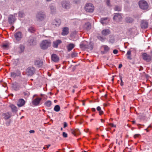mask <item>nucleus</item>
Instances as JSON below:
<instances>
[{
	"label": "nucleus",
	"mask_w": 152,
	"mask_h": 152,
	"mask_svg": "<svg viewBox=\"0 0 152 152\" xmlns=\"http://www.w3.org/2000/svg\"><path fill=\"white\" fill-rule=\"evenodd\" d=\"M131 51L130 50L128 51L126 53V55H127V58L128 59L131 60L132 58H131Z\"/></svg>",
	"instance_id": "nucleus-31"
},
{
	"label": "nucleus",
	"mask_w": 152,
	"mask_h": 152,
	"mask_svg": "<svg viewBox=\"0 0 152 152\" xmlns=\"http://www.w3.org/2000/svg\"><path fill=\"white\" fill-rule=\"evenodd\" d=\"M63 130V128H61V130Z\"/></svg>",
	"instance_id": "nucleus-63"
},
{
	"label": "nucleus",
	"mask_w": 152,
	"mask_h": 152,
	"mask_svg": "<svg viewBox=\"0 0 152 152\" xmlns=\"http://www.w3.org/2000/svg\"><path fill=\"white\" fill-rule=\"evenodd\" d=\"M67 126V124L66 122H64V128H65Z\"/></svg>",
	"instance_id": "nucleus-50"
},
{
	"label": "nucleus",
	"mask_w": 152,
	"mask_h": 152,
	"mask_svg": "<svg viewBox=\"0 0 152 152\" xmlns=\"http://www.w3.org/2000/svg\"><path fill=\"white\" fill-rule=\"evenodd\" d=\"M140 7L142 9L145 10L148 8V4L147 2L144 0H141L139 2Z\"/></svg>",
	"instance_id": "nucleus-4"
},
{
	"label": "nucleus",
	"mask_w": 152,
	"mask_h": 152,
	"mask_svg": "<svg viewBox=\"0 0 152 152\" xmlns=\"http://www.w3.org/2000/svg\"><path fill=\"white\" fill-rule=\"evenodd\" d=\"M85 9L86 11L92 12L94 10V7L92 4L87 3L85 6Z\"/></svg>",
	"instance_id": "nucleus-5"
},
{
	"label": "nucleus",
	"mask_w": 152,
	"mask_h": 152,
	"mask_svg": "<svg viewBox=\"0 0 152 152\" xmlns=\"http://www.w3.org/2000/svg\"><path fill=\"white\" fill-rule=\"evenodd\" d=\"M83 105H85V104H84V103H83Z\"/></svg>",
	"instance_id": "nucleus-64"
},
{
	"label": "nucleus",
	"mask_w": 152,
	"mask_h": 152,
	"mask_svg": "<svg viewBox=\"0 0 152 152\" xmlns=\"http://www.w3.org/2000/svg\"><path fill=\"white\" fill-rule=\"evenodd\" d=\"M21 32L18 31L14 34V41L15 43H19L23 37Z\"/></svg>",
	"instance_id": "nucleus-2"
},
{
	"label": "nucleus",
	"mask_w": 152,
	"mask_h": 152,
	"mask_svg": "<svg viewBox=\"0 0 152 152\" xmlns=\"http://www.w3.org/2000/svg\"><path fill=\"white\" fill-rule=\"evenodd\" d=\"M84 27L87 30H89L91 28V25L89 23H87L85 25Z\"/></svg>",
	"instance_id": "nucleus-27"
},
{
	"label": "nucleus",
	"mask_w": 152,
	"mask_h": 152,
	"mask_svg": "<svg viewBox=\"0 0 152 152\" xmlns=\"http://www.w3.org/2000/svg\"><path fill=\"white\" fill-rule=\"evenodd\" d=\"M3 47L4 48H6L8 47V45L7 44H3L2 45Z\"/></svg>",
	"instance_id": "nucleus-49"
},
{
	"label": "nucleus",
	"mask_w": 152,
	"mask_h": 152,
	"mask_svg": "<svg viewBox=\"0 0 152 152\" xmlns=\"http://www.w3.org/2000/svg\"><path fill=\"white\" fill-rule=\"evenodd\" d=\"M143 60L147 62H149L151 60V57L149 54L144 53L142 55Z\"/></svg>",
	"instance_id": "nucleus-10"
},
{
	"label": "nucleus",
	"mask_w": 152,
	"mask_h": 152,
	"mask_svg": "<svg viewBox=\"0 0 152 152\" xmlns=\"http://www.w3.org/2000/svg\"><path fill=\"white\" fill-rule=\"evenodd\" d=\"M52 104L51 102L50 101L48 100L45 103V105L48 107H49Z\"/></svg>",
	"instance_id": "nucleus-33"
},
{
	"label": "nucleus",
	"mask_w": 152,
	"mask_h": 152,
	"mask_svg": "<svg viewBox=\"0 0 152 152\" xmlns=\"http://www.w3.org/2000/svg\"><path fill=\"white\" fill-rule=\"evenodd\" d=\"M61 5L62 7L66 10L70 9L71 5L69 1H63L61 3Z\"/></svg>",
	"instance_id": "nucleus-3"
},
{
	"label": "nucleus",
	"mask_w": 152,
	"mask_h": 152,
	"mask_svg": "<svg viewBox=\"0 0 152 152\" xmlns=\"http://www.w3.org/2000/svg\"><path fill=\"white\" fill-rule=\"evenodd\" d=\"M98 39L102 42H104L105 39V38L101 36H99L97 37Z\"/></svg>",
	"instance_id": "nucleus-37"
},
{
	"label": "nucleus",
	"mask_w": 152,
	"mask_h": 152,
	"mask_svg": "<svg viewBox=\"0 0 152 152\" xmlns=\"http://www.w3.org/2000/svg\"><path fill=\"white\" fill-rule=\"evenodd\" d=\"M35 71L34 68L32 67H28L26 70V74L29 76H32L34 73Z\"/></svg>",
	"instance_id": "nucleus-9"
},
{
	"label": "nucleus",
	"mask_w": 152,
	"mask_h": 152,
	"mask_svg": "<svg viewBox=\"0 0 152 152\" xmlns=\"http://www.w3.org/2000/svg\"><path fill=\"white\" fill-rule=\"evenodd\" d=\"M132 123L133 124H135V121H132Z\"/></svg>",
	"instance_id": "nucleus-56"
},
{
	"label": "nucleus",
	"mask_w": 152,
	"mask_h": 152,
	"mask_svg": "<svg viewBox=\"0 0 152 152\" xmlns=\"http://www.w3.org/2000/svg\"><path fill=\"white\" fill-rule=\"evenodd\" d=\"M51 59L55 62H57L59 60V57L55 54H53L51 55Z\"/></svg>",
	"instance_id": "nucleus-17"
},
{
	"label": "nucleus",
	"mask_w": 152,
	"mask_h": 152,
	"mask_svg": "<svg viewBox=\"0 0 152 152\" xmlns=\"http://www.w3.org/2000/svg\"><path fill=\"white\" fill-rule=\"evenodd\" d=\"M140 135L139 134H135V135H134V137L135 138H136L137 137H138Z\"/></svg>",
	"instance_id": "nucleus-47"
},
{
	"label": "nucleus",
	"mask_w": 152,
	"mask_h": 152,
	"mask_svg": "<svg viewBox=\"0 0 152 152\" xmlns=\"http://www.w3.org/2000/svg\"><path fill=\"white\" fill-rule=\"evenodd\" d=\"M140 26L142 29H145L148 27V23L146 20H143L141 22Z\"/></svg>",
	"instance_id": "nucleus-12"
},
{
	"label": "nucleus",
	"mask_w": 152,
	"mask_h": 152,
	"mask_svg": "<svg viewBox=\"0 0 152 152\" xmlns=\"http://www.w3.org/2000/svg\"><path fill=\"white\" fill-rule=\"evenodd\" d=\"M19 48L20 50V53L22 52L24 49V47L23 45H20L19 47Z\"/></svg>",
	"instance_id": "nucleus-39"
},
{
	"label": "nucleus",
	"mask_w": 152,
	"mask_h": 152,
	"mask_svg": "<svg viewBox=\"0 0 152 152\" xmlns=\"http://www.w3.org/2000/svg\"><path fill=\"white\" fill-rule=\"evenodd\" d=\"M62 135L64 137L66 138L67 137V134L65 132H63V133Z\"/></svg>",
	"instance_id": "nucleus-43"
},
{
	"label": "nucleus",
	"mask_w": 152,
	"mask_h": 152,
	"mask_svg": "<svg viewBox=\"0 0 152 152\" xmlns=\"http://www.w3.org/2000/svg\"><path fill=\"white\" fill-rule=\"evenodd\" d=\"M75 45L72 43H70L67 46V49L69 51L71 50L75 47Z\"/></svg>",
	"instance_id": "nucleus-25"
},
{
	"label": "nucleus",
	"mask_w": 152,
	"mask_h": 152,
	"mask_svg": "<svg viewBox=\"0 0 152 152\" xmlns=\"http://www.w3.org/2000/svg\"><path fill=\"white\" fill-rule=\"evenodd\" d=\"M71 132L74 135H75V130H72L71 131Z\"/></svg>",
	"instance_id": "nucleus-51"
},
{
	"label": "nucleus",
	"mask_w": 152,
	"mask_h": 152,
	"mask_svg": "<svg viewBox=\"0 0 152 152\" xmlns=\"http://www.w3.org/2000/svg\"><path fill=\"white\" fill-rule=\"evenodd\" d=\"M97 110L99 111V113L100 115H102L103 113V111L101 110V108L100 107L98 106L96 108Z\"/></svg>",
	"instance_id": "nucleus-35"
},
{
	"label": "nucleus",
	"mask_w": 152,
	"mask_h": 152,
	"mask_svg": "<svg viewBox=\"0 0 152 152\" xmlns=\"http://www.w3.org/2000/svg\"><path fill=\"white\" fill-rule=\"evenodd\" d=\"M109 125L112 127H115L116 125L112 123H110L109 124Z\"/></svg>",
	"instance_id": "nucleus-48"
},
{
	"label": "nucleus",
	"mask_w": 152,
	"mask_h": 152,
	"mask_svg": "<svg viewBox=\"0 0 152 152\" xmlns=\"http://www.w3.org/2000/svg\"><path fill=\"white\" fill-rule=\"evenodd\" d=\"M41 100V98H37L32 101V103L35 106H37L39 104Z\"/></svg>",
	"instance_id": "nucleus-16"
},
{
	"label": "nucleus",
	"mask_w": 152,
	"mask_h": 152,
	"mask_svg": "<svg viewBox=\"0 0 152 152\" xmlns=\"http://www.w3.org/2000/svg\"><path fill=\"white\" fill-rule=\"evenodd\" d=\"M9 107L11 109L13 112H16L18 110L17 107L13 104H10Z\"/></svg>",
	"instance_id": "nucleus-23"
},
{
	"label": "nucleus",
	"mask_w": 152,
	"mask_h": 152,
	"mask_svg": "<svg viewBox=\"0 0 152 152\" xmlns=\"http://www.w3.org/2000/svg\"><path fill=\"white\" fill-rule=\"evenodd\" d=\"M119 77H120V80H122V77H121V75H119Z\"/></svg>",
	"instance_id": "nucleus-57"
},
{
	"label": "nucleus",
	"mask_w": 152,
	"mask_h": 152,
	"mask_svg": "<svg viewBox=\"0 0 152 152\" xmlns=\"http://www.w3.org/2000/svg\"><path fill=\"white\" fill-rule=\"evenodd\" d=\"M19 75H17L16 73L15 72H12L11 73V75L12 77L15 78L17 76H18L20 74V73L19 72Z\"/></svg>",
	"instance_id": "nucleus-34"
},
{
	"label": "nucleus",
	"mask_w": 152,
	"mask_h": 152,
	"mask_svg": "<svg viewBox=\"0 0 152 152\" xmlns=\"http://www.w3.org/2000/svg\"><path fill=\"white\" fill-rule=\"evenodd\" d=\"M80 0H75L74 1V3L75 4H78L80 3Z\"/></svg>",
	"instance_id": "nucleus-46"
},
{
	"label": "nucleus",
	"mask_w": 152,
	"mask_h": 152,
	"mask_svg": "<svg viewBox=\"0 0 152 152\" xmlns=\"http://www.w3.org/2000/svg\"><path fill=\"white\" fill-rule=\"evenodd\" d=\"M115 11H121V7L120 6H116L114 8Z\"/></svg>",
	"instance_id": "nucleus-30"
},
{
	"label": "nucleus",
	"mask_w": 152,
	"mask_h": 152,
	"mask_svg": "<svg viewBox=\"0 0 152 152\" xmlns=\"http://www.w3.org/2000/svg\"><path fill=\"white\" fill-rule=\"evenodd\" d=\"M35 29L33 27H30L28 28V31L31 33H33Z\"/></svg>",
	"instance_id": "nucleus-38"
},
{
	"label": "nucleus",
	"mask_w": 152,
	"mask_h": 152,
	"mask_svg": "<svg viewBox=\"0 0 152 152\" xmlns=\"http://www.w3.org/2000/svg\"><path fill=\"white\" fill-rule=\"evenodd\" d=\"M75 90L74 89H73V90H72V92L73 93H74L75 92Z\"/></svg>",
	"instance_id": "nucleus-62"
},
{
	"label": "nucleus",
	"mask_w": 152,
	"mask_h": 152,
	"mask_svg": "<svg viewBox=\"0 0 152 152\" xmlns=\"http://www.w3.org/2000/svg\"><path fill=\"white\" fill-rule=\"evenodd\" d=\"M134 20L133 19L130 17H128L126 18L125 21L127 23H132Z\"/></svg>",
	"instance_id": "nucleus-26"
},
{
	"label": "nucleus",
	"mask_w": 152,
	"mask_h": 152,
	"mask_svg": "<svg viewBox=\"0 0 152 152\" xmlns=\"http://www.w3.org/2000/svg\"><path fill=\"white\" fill-rule=\"evenodd\" d=\"M87 42L85 41L82 42L80 44V48L83 49L87 48Z\"/></svg>",
	"instance_id": "nucleus-22"
},
{
	"label": "nucleus",
	"mask_w": 152,
	"mask_h": 152,
	"mask_svg": "<svg viewBox=\"0 0 152 152\" xmlns=\"http://www.w3.org/2000/svg\"><path fill=\"white\" fill-rule=\"evenodd\" d=\"M109 21V20L107 17L101 18L100 20V22L103 25L107 24L108 23Z\"/></svg>",
	"instance_id": "nucleus-14"
},
{
	"label": "nucleus",
	"mask_w": 152,
	"mask_h": 152,
	"mask_svg": "<svg viewBox=\"0 0 152 152\" xmlns=\"http://www.w3.org/2000/svg\"><path fill=\"white\" fill-rule=\"evenodd\" d=\"M45 18V15L43 12H38L36 15V18L38 20L42 21Z\"/></svg>",
	"instance_id": "nucleus-6"
},
{
	"label": "nucleus",
	"mask_w": 152,
	"mask_h": 152,
	"mask_svg": "<svg viewBox=\"0 0 152 152\" xmlns=\"http://www.w3.org/2000/svg\"><path fill=\"white\" fill-rule=\"evenodd\" d=\"M77 55V54L75 53H72L71 54V56L72 57H76Z\"/></svg>",
	"instance_id": "nucleus-41"
},
{
	"label": "nucleus",
	"mask_w": 152,
	"mask_h": 152,
	"mask_svg": "<svg viewBox=\"0 0 152 152\" xmlns=\"http://www.w3.org/2000/svg\"><path fill=\"white\" fill-rule=\"evenodd\" d=\"M3 118L5 120H7L10 118L12 116V113L10 112H7L4 113L2 115Z\"/></svg>",
	"instance_id": "nucleus-13"
},
{
	"label": "nucleus",
	"mask_w": 152,
	"mask_h": 152,
	"mask_svg": "<svg viewBox=\"0 0 152 152\" xmlns=\"http://www.w3.org/2000/svg\"><path fill=\"white\" fill-rule=\"evenodd\" d=\"M87 48L90 50H92L93 48V43L90 42L88 45H87Z\"/></svg>",
	"instance_id": "nucleus-36"
},
{
	"label": "nucleus",
	"mask_w": 152,
	"mask_h": 152,
	"mask_svg": "<svg viewBox=\"0 0 152 152\" xmlns=\"http://www.w3.org/2000/svg\"><path fill=\"white\" fill-rule=\"evenodd\" d=\"M145 130H146L147 132H148V130L147 128L145 129Z\"/></svg>",
	"instance_id": "nucleus-61"
},
{
	"label": "nucleus",
	"mask_w": 152,
	"mask_h": 152,
	"mask_svg": "<svg viewBox=\"0 0 152 152\" xmlns=\"http://www.w3.org/2000/svg\"><path fill=\"white\" fill-rule=\"evenodd\" d=\"M60 109V107L59 105H56L54 108V110L56 112H58L59 111Z\"/></svg>",
	"instance_id": "nucleus-32"
},
{
	"label": "nucleus",
	"mask_w": 152,
	"mask_h": 152,
	"mask_svg": "<svg viewBox=\"0 0 152 152\" xmlns=\"http://www.w3.org/2000/svg\"><path fill=\"white\" fill-rule=\"evenodd\" d=\"M25 104V100L23 99H19L17 105L18 107H20L23 106Z\"/></svg>",
	"instance_id": "nucleus-15"
},
{
	"label": "nucleus",
	"mask_w": 152,
	"mask_h": 152,
	"mask_svg": "<svg viewBox=\"0 0 152 152\" xmlns=\"http://www.w3.org/2000/svg\"><path fill=\"white\" fill-rule=\"evenodd\" d=\"M110 49L109 47L107 45L104 46V50L105 52H107Z\"/></svg>",
	"instance_id": "nucleus-40"
},
{
	"label": "nucleus",
	"mask_w": 152,
	"mask_h": 152,
	"mask_svg": "<svg viewBox=\"0 0 152 152\" xmlns=\"http://www.w3.org/2000/svg\"><path fill=\"white\" fill-rule=\"evenodd\" d=\"M151 56H152V50L151 51Z\"/></svg>",
	"instance_id": "nucleus-59"
},
{
	"label": "nucleus",
	"mask_w": 152,
	"mask_h": 152,
	"mask_svg": "<svg viewBox=\"0 0 152 152\" xmlns=\"http://www.w3.org/2000/svg\"><path fill=\"white\" fill-rule=\"evenodd\" d=\"M34 130H31L29 131V133H34Z\"/></svg>",
	"instance_id": "nucleus-52"
},
{
	"label": "nucleus",
	"mask_w": 152,
	"mask_h": 152,
	"mask_svg": "<svg viewBox=\"0 0 152 152\" xmlns=\"http://www.w3.org/2000/svg\"><path fill=\"white\" fill-rule=\"evenodd\" d=\"M121 84H120L121 85V86H123L124 85V83L123 82L122 80H121Z\"/></svg>",
	"instance_id": "nucleus-53"
},
{
	"label": "nucleus",
	"mask_w": 152,
	"mask_h": 152,
	"mask_svg": "<svg viewBox=\"0 0 152 152\" xmlns=\"http://www.w3.org/2000/svg\"><path fill=\"white\" fill-rule=\"evenodd\" d=\"M101 122L102 123H103L104 122V121L102 119H101Z\"/></svg>",
	"instance_id": "nucleus-58"
},
{
	"label": "nucleus",
	"mask_w": 152,
	"mask_h": 152,
	"mask_svg": "<svg viewBox=\"0 0 152 152\" xmlns=\"http://www.w3.org/2000/svg\"><path fill=\"white\" fill-rule=\"evenodd\" d=\"M122 65L121 64H119V66H118V68H121L122 67Z\"/></svg>",
	"instance_id": "nucleus-54"
},
{
	"label": "nucleus",
	"mask_w": 152,
	"mask_h": 152,
	"mask_svg": "<svg viewBox=\"0 0 152 152\" xmlns=\"http://www.w3.org/2000/svg\"><path fill=\"white\" fill-rule=\"evenodd\" d=\"M106 3L107 5L108 6L110 7L111 6L110 0H107L106 1Z\"/></svg>",
	"instance_id": "nucleus-42"
},
{
	"label": "nucleus",
	"mask_w": 152,
	"mask_h": 152,
	"mask_svg": "<svg viewBox=\"0 0 152 152\" xmlns=\"http://www.w3.org/2000/svg\"><path fill=\"white\" fill-rule=\"evenodd\" d=\"M28 44L31 46L35 45L36 44V38L32 37H30L28 40Z\"/></svg>",
	"instance_id": "nucleus-8"
},
{
	"label": "nucleus",
	"mask_w": 152,
	"mask_h": 152,
	"mask_svg": "<svg viewBox=\"0 0 152 152\" xmlns=\"http://www.w3.org/2000/svg\"><path fill=\"white\" fill-rule=\"evenodd\" d=\"M18 17L20 18L23 17L25 15L24 12L23 11H20L18 12Z\"/></svg>",
	"instance_id": "nucleus-28"
},
{
	"label": "nucleus",
	"mask_w": 152,
	"mask_h": 152,
	"mask_svg": "<svg viewBox=\"0 0 152 152\" xmlns=\"http://www.w3.org/2000/svg\"><path fill=\"white\" fill-rule=\"evenodd\" d=\"M15 20V14L14 15H10L9 16L8 18V22L12 24L13 23Z\"/></svg>",
	"instance_id": "nucleus-11"
},
{
	"label": "nucleus",
	"mask_w": 152,
	"mask_h": 152,
	"mask_svg": "<svg viewBox=\"0 0 152 152\" xmlns=\"http://www.w3.org/2000/svg\"><path fill=\"white\" fill-rule=\"evenodd\" d=\"M118 51L117 50H116V49L114 50H113V53L114 54H117L118 53Z\"/></svg>",
	"instance_id": "nucleus-45"
},
{
	"label": "nucleus",
	"mask_w": 152,
	"mask_h": 152,
	"mask_svg": "<svg viewBox=\"0 0 152 152\" xmlns=\"http://www.w3.org/2000/svg\"><path fill=\"white\" fill-rule=\"evenodd\" d=\"M50 146V145H46L45 146L44 148H43V149H45L46 148H47V149Z\"/></svg>",
	"instance_id": "nucleus-44"
},
{
	"label": "nucleus",
	"mask_w": 152,
	"mask_h": 152,
	"mask_svg": "<svg viewBox=\"0 0 152 152\" xmlns=\"http://www.w3.org/2000/svg\"><path fill=\"white\" fill-rule=\"evenodd\" d=\"M62 43V41L60 40H56L53 42V47L55 48H57L58 45Z\"/></svg>",
	"instance_id": "nucleus-18"
},
{
	"label": "nucleus",
	"mask_w": 152,
	"mask_h": 152,
	"mask_svg": "<svg viewBox=\"0 0 152 152\" xmlns=\"http://www.w3.org/2000/svg\"><path fill=\"white\" fill-rule=\"evenodd\" d=\"M114 77V76H113V78H112V81H113V80H114V78H113Z\"/></svg>",
	"instance_id": "nucleus-60"
},
{
	"label": "nucleus",
	"mask_w": 152,
	"mask_h": 152,
	"mask_svg": "<svg viewBox=\"0 0 152 152\" xmlns=\"http://www.w3.org/2000/svg\"><path fill=\"white\" fill-rule=\"evenodd\" d=\"M110 31L108 29H104L102 31V35L104 36L108 35L110 34Z\"/></svg>",
	"instance_id": "nucleus-21"
},
{
	"label": "nucleus",
	"mask_w": 152,
	"mask_h": 152,
	"mask_svg": "<svg viewBox=\"0 0 152 152\" xmlns=\"http://www.w3.org/2000/svg\"><path fill=\"white\" fill-rule=\"evenodd\" d=\"M114 15L113 19L115 21L119 22L121 20L122 18L121 14L119 13H115Z\"/></svg>",
	"instance_id": "nucleus-7"
},
{
	"label": "nucleus",
	"mask_w": 152,
	"mask_h": 152,
	"mask_svg": "<svg viewBox=\"0 0 152 152\" xmlns=\"http://www.w3.org/2000/svg\"><path fill=\"white\" fill-rule=\"evenodd\" d=\"M69 33V28L68 27H65L63 28L61 34L63 36L67 35Z\"/></svg>",
	"instance_id": "nucleus-19"
},
{
	"label": "nucleus",
	"mask_w": 152,
	"mask_h": 152,
	"mask_svg": "<svg viewBox=\"0 0 152 152\" xmlns=\"http://www.w3.org/2000/svg\"><path fill=\"white\" fill-rule=\"evenodd\" d=\"M35 64L37 67H40L43 65V62L40 60H37L35 62Z\"/></svg>",
	"instance_id": "nucleus-24"
},
{
	"label": "nucleus",
	"mask_w": 152,
	"mask_h": 152,
	"mask_svg": "<svg viewBox=\"0 0 152 152\" xmlns=\"http://www.w3.org/2000/svg\"><path fill=\"white\" fill-rule=\"evenodd\" d=\"M52 23L56 26H58L61 23V20L59 19H55L53 21Z\"/></svg>",
	"instance_id": "nucleus-20"
},
{
	"label": "nucleus",
	"mask_w": 152,
	"mask_h": 152,
	"mask_svg": "<svg viewBox=\"0 0 152 152\" xmlns=\"http://www.w3.org/2000/svg\"><path fill=\"white\" fill-rule=\"evenodd\" d=\"M50 11L52 13H53L55 12L56 9V8L54 6L51 5L50 6Z\"/></svg>",
	"instance_id": "nucleus-29"
},
{
	"label": "nucleus",
	"mask_w": 152,
	"mask_h": 152,
	"mask_svg": "<svg viewBox=\"0 0 152 152\" xmlns=\"http://www.w3.org/2000/svg\"><path fill=\"white\" fill-rule=\"evenodd\" d=\"M92 111L94 112L96 111V109L94 108H92Z\"/></svg>",
	"instance_id": "nucleus-55"
},
{
	"label": "nucleus",
	"mask_w": 152,
	"mask_h": 152,
	"mask_svg": "<svg viewBox=\"0 0 152 152\" xmlns=\"http://www.w3.org/2000/svg\"><path fill=\"white\" fill-rule=\"evenodd\" d=\"M51 42L50 39L42 40L40 44V48L43 50H46L51 45Z\"/></svg>",
	"instance_id": "nucleus-1"
}]
</instances>
